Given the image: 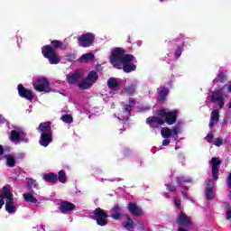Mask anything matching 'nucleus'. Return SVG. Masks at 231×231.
Instances as JSON below:
<instances>
[{
  "mask_svg": "<svg viewBox=\"0 0 231 231\" xmlns=\"http://www.w3.org/2000/svg\"><path fill=\"white\" fill-rule=\"evenodd\" d=\"M110 62L114 68L123 69L125 73H131L136 70V60L131 54H125V51L120 48L113 49L111 51Z\"/></svg>",
  "mask_w": 231,
  "mask_h": 231,
  "instance_id": "1",
  "label": "nucleus"
},
{
  "mask_svg": "<svg viewBox=\"0 0 231 231\" xmlns=\"http://www.w3.org/2000/svg\"><path fill=\"white\" fill-rule=\"evenodd\" d=\"M159 117H148L146 120V124L150 125V127L156 128L158 125H163V124H168V125H172L176 124V118L178 116V111L173 110L171 111L169 109L160 110Z\"/></svg>",
  "mask_w": 231,
  "mask_h": 231,
  "instance_id": "2",
  "label": "nucleus"
},
{
  "mask_svg": "<svg viewBox=\"0 0 231 231\" xmlns=\"http://www.w3.org/2000/svg\"><path fill=\"white\" fill-rule=\"evenodd\" d=\"M5 199V210L8 214H15L17 212V206L14 201V194L10 189V186H4L0 190V208H3Z\"/></svg>",
  "mask_w": 231,
  "mask_h": 231,
  "instance_id": "3",
  "label": "nucleus"
},
{
  "mask_svg": "<svg viewBox=\"0 0 231 231\" xmlns=\"http://www.w3.org/2000/svg\"><path fill=\"white\" fill-rule=\"evenodd\" d=\"M60 46L59 41H52L51 45H46L42 49V53L45 59H48L50 64H59L60 62V58L57 56L55 49Z\"/></svg>",
  "mask_w": 231,
  "mask_h": 231,
  "instance_id": "4",
  "label": "nucleus"
},
{
  "mask_svg": "<svg viewBox=\"0 0 231 231\" xmlns=\"http://www.w3.org/2000/svg\"><path fill=\"white\" fill-rule=\"evenodd\" d=\"M39 133H41L40 145L42 147H48L51 142H52L51 125L50 122L41 123L38 127Z\"/></svg>",
  "mask_w": 231,
  "mask_h": 231,
  "instance_id": "5",
  "label": "nucleus"
},
{
  "mask_svg": "<svg viewBox=\"0 0 231 231\" xmlns=\"http://www.w3.org/2000/svg\"><path fill=\"white\" fill-rule=\"evenodd\" d=\"M98 80V74L95 70H91L87 78L79 84V89H89L91 86L97 83Z\"/></svg>",
  "mask_w": 231,
  "mask_h": 231,
  "instance_id": "6",
  "label": "nucleus"
},
{
  "mask_svg": "<svg viewBox=\"0 0 231 231\" xmlns=\"http://www.w3.org/2000/svg\"><path fill=\"white\" fill-rule=\"evenodd\" d=\"M181 125H183V123H179L172 129L169 127H162L161 129L162 138H174L175 136L179 135L181 133Z\"/></svg>",
  "mask_w": 231,
  "mask_h": 231,
  "instance_id": "7",
  "label": "nucleus"
},
{
  "mask_svg": "<svg viewBox=\"0 0 231 231\" xmlns=\"http://www.w3.org/2000/svg\"><path fill=\"white\" fill-rule=\"evenodd\" d=\"M33 88L40 93H50V91H51V88H50V82H48L46 78L37 79L33 83Z\"/></svg>",
  "mask_w": 231,
  "mask_h": 231,
  "instance_id": "8",
  "label": "nucleus"
},
{
  "mask_svg": "<svg viewBox=\"0 0 231 231\" xmlns=\"http://www.w3.org/2000/svg\"><path fill=\"white\" fill-rule=\"evenodd\" d=\"M107 213L100 208H97L94 210V219L97 221V224L99 226H106L107 225Z\"/></svg>",
  "mask_w": 231,
  "mask_h": 231,
  "instance_id": "9",
  "label": "nucleus"
},
{
  "mask_svg": "<svg viewBox=\"0 0 231 231\" xmlns=\"http://www.w3.org/2000/svg\"><path fill=\"white\" fill-rule=\"evenodd\" d=\"M79 45L82 48H89L93 42H95V34L91 32H88L85 34H82L78 39Z\"/></svg>",
  "mask_w": 231,
  "mask_h": 231,
  "instance_id": "10",
  "label": "nucleus"
},
{
  "mask_svg": "<svg viewBox=\"0 0 231 231\" xmlns=\"http://www.w3.org/2000/svg\"><path fill=\"white\" fill-rule=\"evenodd\" d=\"M10 140L12 142H23L24 143H28V136H26V134L23 132V130L20 131H12L10 135Z\"/></svg>",
  "mask_w": 231,
  "mask_h": 231,
  "instance_id": "11",
  "label": "nucleus"
},
{
  "mask_svg": "<svg viewBox=\"0 0 231 231\" xmlns=\"http://www.w3.org/2000/svg\"><path fill=\"white\" fill-rule=\"evenodd\" d=\"M221 165V160L219 158L213 157L211 159V171L212 178L215 181L219 179V166Z\"/></svg>",
  "mask_w": 231,
  "mask_h": 231,
  "instance_id": "12",
  "label": "nucleus"
},
{
  "mask_svg": "<svg viewBox=\"0 0 231 231\" xmlns=\"http://www.w3.org/2000/svg\"><path fill=\"white\" fill-rule=\"evenodd\" d=\"M18 93L19 96L22 97V98H25L26 100H29L30 102H32V100H33V92H32V90L23 88V85H18Z\"/></svg>",
  "mask_w": 231,
  "mask_h": 231,
  "instance_id": "13",
  "label": "nucleus"
},
{
  "mask_svg": "<svg viewBox=\"0 0 231 231\" xmlns=\"http://www.w3.org/2000/svg\"><path fill=\"white\" fill-rule=\"evenodd\" d=\"M211 100L214 104L218 103L219 107H223V106H225V94H223V89L216 90L213 93Z\"/></svg>",
  "mask_w": 231,
  "mask_h": 231,
  "instance_id": "14",
  "label": "nucleus"
},
{
  "mask_svg": "<svg viewBox=\"0 0 231 231\" xmlns=\"http://www.w3.org/2000/svg\"><path fill=\"white\" fill-rule=\"evenodd\" d=\"M136 104V101H134V98L129 99V104L125 106V115H119L117 116L118 120H127L129 116H127L131 111L133 110V107Z\"/></svg>",
  "mask_w": 231,
  "mask_h": 231,
  "instance_id": "15",
  "label": "nucleus"
},
{
  "mask_svg": "<svg viewBox=\"0 0 231 231\" xmlns=\"http://www.w3.org/2000/svg\"><path fill=\"white\" fill-rule=\"evenodd\" d=\"M176 223L182 225L183 226H190V217H189L183 211H180L176 218Z\"/></svg>",
  "mask_w": 231,
  "mask_h": 231,
  "instance_id": "16",
  "label": "nucleus"
},
{
  "mask_svg": "<svg viewBox=\"0 0 231 231\" xmlns=\"http://www.w3.org/2000/svg\"><path fill=\"white\" fill-rule=\"evenodd\" d=\"M75 208V204L69 201H61L60 204V210L61 214H68V212H73Z\"/></svg>",
  "mask_w": 231,
  "mask_h": 231,
  "instance_id": "17",
  "label": "nucleus"
},
{
  "mask_svg": "<svg viewBox=\"0 0 231 231\" xmlns=\"http://www.w3.org/2000/svg\"><path fill=\"white\" fill-rule=\"evenodd\" d=\"M81 79H82V71L80 70H76L74 73L69 74L67 76V80L69 84H77V82H79V80H80Z\"/></svg>",
  "mask_w": 231,
  "mask_h": 231,
  "instance_id": "18",
  "label": "nucleus"
},
{
  "mask_svg": "<svg viewBox=\"0 0 231 231\" xmlns=\"http://www.w3.org/2000/svg\"><path fill=\"white\" fill-rule=\"evenodd\" d=\"M216 197V191H214V182H212L211 180L208 181L207 187H206V198L207 199H214Z\"/></svg>",
  "mask_w": 231,
  "mask_h": 231,
  "instance_id": "19",
  "label": "nucleus"
},
{
  "mask_svg": "<svg viewBox=\"0 0 231 231\" xmlns=\"http://www.w3.org/2000/svg\"><path fill=\"white\" fill-rule=\"evenodd\" d=\"M124 214V211L122 210V208H119L118 205H115L114 208L111 209V215L110 217L113 219L118 220L120 217H122Z\"/></svg>",
  "mask_w": 231,
  "mask_h": 231,
  "instance_id": "20",
  "label": "nucleus"
},
{
  "mask_svg": "<svg viewBox=\"0 0 231 231\" xmlns=\"http://www.w3.org/2000/svg\"><path fill=\"white\" fill-rule=\"evenodd\" d=\"M136 88H138V81L136 79H132L129 81L128 87L125 88V91L127 95H133L134 91H136Z\"/></svg>",
  "mask_w": 231,
  "mask_h": 231,
  "instance_id": "21",
  "label": "nucleus"
},
{
  "mask_svg": "<svg viewBox=\"0 0 231 231\" xmlns=\"http://www.w3.org/2000/svg\"><path fill=\"white\" fill-rule=\"evenodd\" d=\"M128 210L132 216H142L143 214L142 208H138V206L133 202L128 205Z\"/></svg>",
  "mask_w": 231,
  "mask_h": 231,
  "instance_id": "22",
  "label": "nucleus"
},
{
  "mask_svg": "<svg viewBox=\"0 0 231 231\" xmlns=\"http://www.w3.org/2000/svg\"><path fill=\"white\" fill-rule=\"evenodd\" d=\"M219 122V111L218 110H213L211 112V117H210V123L209 127L212 129L216 124Z\"/></svg>",
  "mask_w": 231,
  "mask_h": 231,
  "instance_id": "23",
  "label": "nucleus"
},
{
  "mask_svg": "<svg viewBox=\"0 0 231 231\" xmlns=\"http://www.w3.org/2000/svg\"><path fill=\"white\" fill-rule=\"evenodd\" d=\"M107 85L111 91H118V81L115 78H110L107 81Z\"/></svg>",
  "mask_w": 231,
  "mask_h": 231,
  "instance_id": "24",
  "label": "nucleus"
},
{
  "mask_svg": "<svg viewBox=\"0 0 231 231\" xmlns=\"http://www.w3.org/2000/svg\"><path fill=\"white\" fill-rule=\"evenodd\" d=\"M93 59H95V54L89 52V53L83 54L79 58V60H80V62L88 63V62H91V60H93Z\"/></svg>",
  "mask_w": 231,
  "mask_h": 231,
  "instance_id": "25",
  "label": "nucleus"
},
{
  "mask_svg": "<svg viewBox=\"0 0 231 231\" xmlns=\"http://www.w3.org/2000/svg\"><path fill=\"white\" fill-rule=\"evenodd\" d=\"M159 100H165V97L169 95V88L165 87H161L158 88Z\"/></svg>",
  "mask_w": 231,
  "mask_h": 231,
  "instance_id": "26",
  "label": "nucleus"
},
{
  "mask_svg": "<svg viewBox=\"0 0 231 231\" xmlns=\"http://www.w3.org/2000/svg\"><path fill=\"white\" fill-rule=\"evenodd\" d=\"M23 199L27 203H33L34 205L37 204V199L32 193H23Z\"/></svg>",
  "mask_w": 231,
  "mask_h": 231,
  "instance_id": "27",
  "label": "nucleus"
},
{
  "mask_svg": "<svg viewBox=\"0 0 231 231\" xmlns=\"http://www.w3.org/2000/svg\"><path fill=\"white\" fill-rule=\"evenodd\" d=\"M192 180L185 179V177H180L177 180V183L180 187H183L185 190H187L188 187L185 186V183H191Z\"/></svg>",
  "mask_w": 231,
  "mask_h": 231,
  "instance_id": "28",
  "label": "nucleus"
},
{
  "mask_svg": "<svg viewBox=\"0 0 231 231\" xmlns=\"http://www.w3.org/2000/svg\"><path fill=\"white\" fill-rule=\"evenodd\" d=\"M44 181H57V174L55 173H46L43 175Z\"/></svg>",
  "mask_w": 231,
  "mask_h": 231,
  "instance_id": "29",
  "label": "nucleus"
},
{
  "mask_svg": "<svg viewBox=\"0 0 231 231\" xmlns=\"http://www.w3.org/2000/svg\"><path fill=\"white\" fill-rule=\"evenodd\" d=\"M126 218V222L125 224V228H126V230H133V228H134V223L133 222V219H131V217H129V216H125Z\"/></svg>",
  "mask_w": 231,
  "mask_h": 231,
  "instance_id": "30",
  "label": "nucleus"
},
{
  "mask_svg": "<svg viewBox=\"0 0 231 231\" xmlns=\"http://www.w3.org/2000/svg\"><path fill=\"white\" fill-rule=\"evenodd\" d=\"M60 120L65 124H72L73 123V116L71 115H64L60 117Z\"/></svg>",
  "mask_w": 231,
  "mask_h": 231,
  "instance_id": "31",
  "label": "nucleus"
},
{
  "mask_svg": "<svg viewBox=\"0 0 231 231\" xmlns=\"http://www.w3.org/2000/svg\"><path fill=\"white\" fill-rule=\"evenodd\" d=\"M5 159L7 160L8 167H14L15 165V158L12 155H6Z\"/></svg>",
  "mask_w": 231,
  "mask_h": 231,
  "instance_id": "32",
  "label": "nucleus"
},
{
  "mask_svg": "<svg viewBox=\"0 0 231 231\" xmlns=\"http://www.w3.org/2000/svg\"><path fill=\"white\" fill-rule=\"evenodd\" d=\"M58 180L60 181V183H66V172L64 171H59Z\"/></svg>",
  "mask_w": 231,
  "mask_h": 231,
  "instance_id": "33",
  "label": "nucleus"
},
{
  "mask_svg": "<svg viewBox=\"0 0 231 231\" xmlns=\"http://www.w3.org/2000/svg\"><path fill=\"white\" fill-rule=\"evenodd\" d=\"M27 185L28 187H30V189H37V187H39V184H37V180L33 179H29L27 180Z\"/></svg>",
  "mask_w": 231,
  "mask_h": 231,
  "instance_id": "34",
  "label": "nucleus"
},
{
  "mask_svg": "<svg viewBox=\"0 0 231 231\" xmlns=\"http://www.w3.org/2000/svg\"><path fill=\"white\" fill-rule=\"evenodd\" d=\"M175 207L178 208V210L181 209V200H180L178 198L174 199Z\"/></svg>",
  "mask_w": 231,
  "mask_h": 231,
  "instance_id": "35",
  "label": "nucleus"
},
{
  "mask_svg": "<svg viewBox=\"0 0 231 231\" xmlns=\"http://www.w3.org/2000/svg\"><path fill=\"white\" fill-rule=\"evenodd\" d=\"M183 52V49L181 47H178L175 51V57L179 59V57H181V53Z\"/></svg>",
  "mask_w": 231,
  "mask_h": 231,
  "instance_id": "36",
  "label": "nucleus"
},
{
  "mask_svg": "<svg viewBox=\"0 0 231 231\" xmlns=\"http://www.w3.org/2000/svg\"><path fill=\"white\" fill-rule=\"evenodd\" d=\"M226 207L227 208V212H226V219H231V205H227V204H226Z\"/></svg>",
  "mask_w": 231,
  "mask_h": 231,
  "instance_id": "37",
  "label": "nucleus"
},
{
  "mask_svg": "<svg viewBox=\"0 0 231 231\" xmlns=\"http://www.w3.org/2000/svg\"><path fill=\"white\" fill-rule=\"evenodd\" d=\"M213 139H214V134H212V133L208 134V135L205 137V140H207L208 143H212Z\"/></svg>",
  "mask_w": 231,
  "mask_h": 231,
  "instance_id": "38",
  "label": "nucleus"
},
{
  "mask_svg": "<svg viewBox=\"0 0 231 231\" xmlns=\"http://www.w3.org/2000/svg\"><path fill=\"white\" fill-rule=\"evenodd\" d=\"M214 145H216V147H221V145H223V139H216L214 142Z\"/></svg>",
  "mask_w": 231,
  "mask_h": 231,
  "instance_id": "39",
  "label": "nucleus"
},
{
  "mask_svg": "<svg viewBox=\"0 0 231 231\" xmlns=\"http://www.w3.org/2000/svg\"><path fill=\"white\" fill-rule=\"evenodd\" d=\"M137 228L141 231H145V226L142 222L137 223Z\"/></svg>",
  "mask_w": 231,
  "mask_h": 231,
  "instance_id": "40",
  "label": "nucleus"
},
{
  "mask_svg": "<svg viewBox=\"0 0 231 231\" xmlns=\"http://www.w3.org/2000/svg\"><path fill=\"white\" fill-rule=\"evenodd\" d=\"M166 187L170 192H174V190H176V188L172 185H166Z\"/></svg>",
  "mask_w": 231,
  "mask_h": 231,
  "instance_id": "41",
  "label": "nucleus"
},
{
  "mask_svg": "<svg viewBox=\"0 0 231 231\" xmlns=\"http://www.w3.org/2000/svg\"><path fill=\"white\" fill-rule=\"evenodd\" d=\"M226 185H227V187H231V172H230L229 175L227 176V179H226Z\"/></svg>",
  "mask_w": 231,
  "mask_h": 231,
  "instance_id": "42",
  "label": "nucleus"
},
{
  "mask_svg": "<svg viewBox=\"0 0 231 231\" xmlns=\"http://www.w3.org/2000/svg\"><path fill=\"white\" fill-rule=\"evenodd\" d=\"M169 143H171V141L169 139L163 140L162 141V145L165 147L167 145H169Z\"/></svg>",
  "mask_w": 231,
  "mask_h": 231,
  "instance_id": "43",
  "label": "nucleus"
},
{
  "mask_svg": "<svg viewBox=\"0 0 231 231\" xmlns=\"http://www.w3.org/2000/svg\"><path fill=\"white\" fill-rule=\"evenodd\" d=\"M5 122H6V119H5V117H3V116L0 115V124H5Z\"/></svg>",
  "mask_w": 231,
  "mask_h": 231,
  "instance_id": "44",
  "label": "nucleus"
},
{
  "mask_svg": "<svg viewBox=\"0 0 231 231\" xmlns=\"http://www.w3.org/2000/svg\"><path fill=\"white\" fill-rule=\"evenodd\" d=\"M182 198H184V199H189V195L182 191Z\"/></svg>",
  "mask_w": 231,
  "mask_h": 231,
  "instance_id": "45",
  "label": "nucleus"
},
{
  "mask_svg": "<svg viewBox=\"0 0 231 231\" xmlns=\"http://www.w3.org/2000/svg\"><path fill=\"white\" fill-rule=\"evenodd\" d=\"M3 152H4L3 146H2V145H0V154H3Z\"/></svg>",
  "mask_w": 231,
  "mask_h": 231,
  "instance_id": "46",
  "label": "nucleus"
},
{
  "mask_svg": "<svg viewBox=\"0 0 231 231\" xmlns=\"http://www.w3.org/2000/svg\"><path fill=\"white\" fill-rule=\"evenodd\" d=\"M26 113H32V106L26 110Z\"/></svg>",
  "mask_w": 231,
  "mask_h": 231,
  "instance_id": "47",
  "label": "nucleus"
},
{
  "mask_svg": "<svg viewBox=\"0 0 231 231\" xmlns=\"http://www.w3.org/2000/svg\"><path fill=\"white\" fill-rule=\"evenodd\" d=\"M228 91L231 93V84L228 86Z\"/></svg>",
  "mask_w": 231,
  "mask_h": 231,
  "instance_id": "48",
  "label": "nucleus"
},
{
  "mask_svg": "<svg viewBox=\"0 0 231 231\" xmlns=\"http://www.w3.org/2000/svg\"><path fill=\"white\" fill-rule=\"evenodd\" d=\"M113 95H115V93H111L108 95V97H113Z\"/></svg>",
  "mask_w": 231,
  "mask_h": 231,
  "instance_id": "49",
  "label": "nucleus"
},
{
  "mask_svg": "<svg viewBox=\"0 0 231 231\" xmlns=\"http://www.w3.org/2000/svg\"><path fill=\"white\" fill-rule=\"evenodd\" d=\"M229 198L231 199V190H230V192H229Z\"/></svg>",
  "mask_w": 231,
  "mask_h": 231,
  "instance_id": "50",
  "label": "nucleus"
},
{
  "mask_svg": "<svg viewBox=\"0 0 231 231\" xmlns=\"http://www.w3.org/2000/svg\"><path fill=\"white\" fill-rule=\"evenodd\" d=\"M146 109H150V107H147Z\"/></svg>",
  "mask_w": 231,
  "mask_h": 231,
  "instance_id": "51",
  "label": "nucleus"
},
{
  "mask_svg": "<svg viewBox=\"0 0 231 231\" xmlns=\"http://www.w3.org/2000/svg\"><path fill=\"white\" fill-rule=\"evenodd\" d=\"M161 2H162L163 0H160Z\"/></svg>",
  "mask_w": 231,
  "mask_h": 231,
  "instance_id": "52",
  "label": "nucleus"
}]
</instances>
